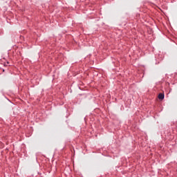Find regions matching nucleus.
<instances>
[{"label": "nucleus", "mask_w": 177, "mask_h": 177, "mask_svg": "<svg viewBox=\"0 0 177 177\" xmlns=\"http://www.w3.org/2000/svg\"><path fill=\"white\" fill-rule=\"evenodd\" d=\"M158 99H160V100H162V99H164V94L160 93L158 95Z\"/></svg>", "instance_id": "f257e3e1"}]
</instances>
